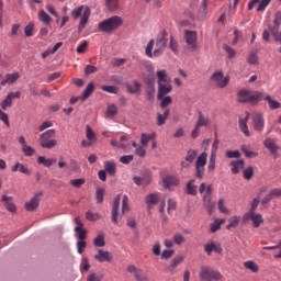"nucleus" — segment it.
Listing matches in <instances>:
<instances>
[{"label": "nucleus", "instance_id": "obj_57", "mask_svg": "<svg viewBox=\"0 0 281 281\" xmlns=\"http://www.w3.org/2000/svg\"><path fill=\"white\" fill-rule=\"evenodd\" d=\"M196 155H198L196 150L190 149L187 153L186 161H188L189 164H192V161H194V159H196Z\"/></svg>", "mask_w": 281, "mask_h": 281}, {"label": "nucleus", "instance_id": "obj_42", "mask_svg": "<svg viewBox=\"0 0 281 281\" xmlns=\"http://www.w3.org/2000/svg\"><path fill=\"white\" fill-rule=\"evenodd\" d=\"M240 223V216L235 215L228 220V225L226 226V229H233L236 228L237 225Z\"/></svg>", "mask_w": 281, "mask_h": 281}, {"label": "nucleus", "instance_id": "obj_2", "mask_svg": "<svg viewBox=\"0 0 281 281\" xmlns=\"http://www.w3.org/2000/svg\"><path fill=\"white\" fill-rule=\"evenodd\" d=\"M124 25V18L120 15H112L98 24L99 32H103V34H113V32H117L120 27Z\"/></svg>", "mask_w": 281, "mask_h": 281}, {"label": "nucleus", "instance_id": "obj_4", "mask_svg": "<svg viewBox=\"0 0 281 281\" xmlns=\"http://www.w3.org/2000/svg\"><path fill=\"white\" fill-rule=\"evenodd\" d=\"M200 194H203V205L206 207V212L212 216V213L214 212V202H212V184H205V182H202L199 188Z\"/></svg>", "mask_w": 281, "mask_h": 281}, {"label": "nucleus", "instance_id": "obj_25", "mask_svg": "<svg viewBox=\"0 0 281 281\" xmlns=\"http://www.w3.org/2000/svg\"><path fill=\"white\" fill-rule=\"evenodd\" d=\"M248 121H249V112L246 113L245 119H239V128L241 133H244L245 137L251 136V133H249V127L247 126Z\"/></svg>", "mask_w": 281, "mask_h": 281}, {"label": "nucleus", "instance_id": "obj_15", "mask_svg": "<svg viewBox=\"0 0 281 281\" xmlns=\"http://www.w3.org/2000/svg\"><path fill=\"white\" fill-rule=\"evenodd\" d=\"M94 260L98 262H111L113 260V255L108 250L99 249L98 254L94 255Z\"/></svg>", "mask_w": 281, "mask_h": 281}, {"label": "nucleus", "instance_id": "obj_64", "mask_svg": "<svg viewBox=\"0 0 281 281\" xmlns=\"http://www.w3.org/2000/svg\"><path fill=\"white\" fill-rule=\"evenodd\" d=\"M88 281H102V274L101 273H91L88 277Z\"/></svg>", "mask_w": 281, "mask_h": 281}, {"label": "nucleus", "instance_id": "obj_36", "mask_svg": "<svg viewBox=\"0 0 281 281\" xmlns=\"http://www.w3.org/2000/svg\"><path fill=\"white\" fill-rule=\"evenodd\" d=\"M93 89H95L93 82L88 83V86L83 90L82 95L80 97V100H87V98H89V95L93 93Z\"/></svg>", "mask_w": 281, "mask_h": 281}, {"label": "nucleus", "instance_id": "obj_31", "mask_svg": "<svg viewBox=\"0 0 281 281\" xmlns=\"http://www.w3.org/2000/svg\"><path fill=\"white\" fill-rule=\"evenodd\" d=\"M201 281H212V270L210 268H202L200 271Z\"/></svg>", "mask_w": 281, "mask_h": 281}, {"label": "nucleus", "instance_id": "obj_45", "mask_svg": "<svg viewBox=\"0 0 281 281\" xmlns=\"http://www.w3.org/2000/svg\"><path fill=\"white\" fill-rule=\"evenodd\" d=\"M94 247H104L106 243L104 241V234L100 233L93 240Z\"/></svg>", "mask_w": 281, "mask_h": 281}, {"label": "nucleus", "instance_id": "obj_18", "mask_svg": "<svg viewBox=\"0 0 281 281\" xmlns=\"http://www.w3.org/2000/svg\"><path fill=\"white\" fill-rule=\"evenodd\" d=\"M120 142L119 143L116 139H112L111 140V146H113V148H121L122 150H126L128 148V144L124 143V142H128V135L124 134L120 137Z\"/></svg>", "mask_w": 281, "mask_h": 281}, {"label": "nucleus", "instance_id": "obj_54", "mask_svg": "<svg viewBox=\"0 0 281 281\" xmlns=\"http://www.w3.org/2000/svg\"><path fill=\"white\" fill-rule=\"evenodd\" d=\"M22 153H24L25 157H33L34 153H36V149H34L30 145H26V146L22 147Z\"/></svg>", "mask_w": 281, "mask_h": 281}, {"label": "nucleus", "instance_id": "obj_55", "mask_svg": "<svg viewBox=\"0 0 281 281\" xmlns=\"http://www.w3.org/2000/svg\"><path fill=\"white\" fill-rule=\"evenodd\" d=\"M131 211V206L128 205V196L124 195L122 200V214H126V212Z\"/></svg>", "mask_w": 281, "mask_h": 281}, {"label": "nucleus", "instance_id": "obj_29", "mask_svg": "<svg viewBox=\"0 0 281 281\" xmlns=\"http://www.w3.org/2000/svg\"><path fill=\"white\" fill-rule=\"evenodd\" d=\"M12 172H21L22 175H32V171L21 162H16L12 168Z\"/></svg>", "mask_w": 281, "mask_h": 281}, {"label": "nucleus", "instance_id": "obj_11", "mask_svg": "<svg viewBox=\"0 0 281 281\" xmlns=\"http://www.w3.org/2000/svg\"><path fill=\"white\" fill-rule=\"evenodd\" d=\"M0 201H1V203H3L7 212H10L11 214L16 213V204H14V198H12L10 195L2 194Z\"/></svg>", "mask_w": 281, "mask_h": 281}, {"label": "nucleus", "instance_id": "obj_21", "mask_svg": "<svg viewBox=\"0 0 281 281\" xmlns=\"http://www.w3.org/2000/svg\"><path fill=\"white\" fill-rule=\"evenodd\" d=\"M194 183H196V180L192 179L186 186L184 192L186 194H189V196H196L199 192V187H196Z\"/></svg>", "mask_w": 281, "mask_h": 281}, {"label": "nucleus", "instance_id": "obj_44", "mask_svg": "<svg viewBox=\"0 0 281 281\" xmlns=\"http://www.w3.org/2000/svg\"><path fill=\"white\" fill-rule=\"evenodd\" d=\"M75 234L78 240H85L87 238V231L82 227H75Z\"/></svg>", "mask_w": 281, "mask_h": 281}, {"label": "nucleus", "instance_id": "obj_53", "mask_svg": "<svg viewBox=\"0 0 281 281\" xmlns=\"http://www.w3.org/2000/svg\"><path fill=\"white\" fill-rule=\"evenodd\" d=\"M119 1L120 0H105V5L108 10L115 11L119 8Z\"/></svg>", "mask_w": 281, "mask_h": 281}, {"label": "nucleus", "instance_id": "obj_63", "mask_svg": "<svg viewBox=\"0 0 281 281\" xmlns=\"http://www.w3.org/2000/svg\"><path fill=\"white\" fill-rule=\"evenodd\" d=\"M254 177V167H248L247 169L244 170V179L249 181Z\"/></svg>", "mask_w": 281, "mask_h": 281}, {"label": "nucleus", "instance_id": "obj_50", "mask_svg": "<svg viewBox=\"0 0 281 281\" xmlns=\"http://www.w3.org/2000/svg\"><path fill=\"white\" fill-rule=\"evenodd\" d=\"M140 88H142V85L137 81H134L133 85H127V91L130 93H139Z\"/></svg>", "mask_w": 281, "mask_h": 281}, {"label": "nucleus", "instance_id": "obj_9", "mask_svg": "<svg viewBox=\"0 0 281 281\" xmlns=\"http://www.w3.org/2000/svg\"><path fill=\"white\" fill-rule=\"evenodd\" d=\"M21 98V91L8 92L7 97L2 100L0 106L2 111H8L12 106V101Z\"/></svg>", "mask_w": 281, "mask_h": 281}, {"label": "nucleus", "instance_id": "obj_16", "mask_svg": "<svg viewBox=\"0 0 281 281\" xmlns=\"http://www.w3.org/2000/svg\"><path fill=\"white\" fill-rule=\"evenodd\" d=\"M172 91V82L158 83V100H161L164 95H168Z\"/></svg>", "mask_w": 281, "mask_h": 281}, {"label": "nucleus", "instance_id": "obj_59", "mask_svg": "<svg viewBox=\"0 0 281 281\" xmlns=\"http://www.w3.org/2000/svg\"><path fill=\"white\" fill-rule=\"evenodd\" d=\"M97 203L104 201V188H98L95 193Z\"/></svg>", "mask_w": 281, "mask_h": 281}, {"label": "nucleus", "instance_id": "obj_12", "mask_svg": "<svg viewBox=\"0 0 281 281\" xmlns=\"http://www.w3.org/2000/svg\"><path fill=\"white\" fill-rule=\"evenodd\" d=\"M41 196H43V192L36 193L29 202L25 203L26 212H34L41 205Z\"/></svg>", "mask_w": 281, "mask_h": 281}, {"label": "nucleus", "instance_id": "obj_60", "mask_svg": "<svg viewBox=\"0 0 281 281\" xmlns=\"http://www.w3.org/2000/svg\"><path fill=\"white\" fill-rule=\"evenodd\" d=\"M160 106L161 109H166V106L172 104V98L170 95H164L161 99Z\"/></svg>", "mask_w": 281, "mask_h": 281}, {"label": "nucleus", "instance_id": "obj_41", "mask_svg": "<svg viewBox=\"0 0 281 281\" xmlns=\"http://www.w3.org/2000/svg\"><path fill=\"white\" fill-rule=\"evenodd\" d=\"M207 165V153L203 151L196 159L195 166L204 167Z\"/></svg>", "mask_w": 281, "mask_h": 281}, {"label": "nucleus", "instance_id": "obj_35", "mask_svg": "<svg viewBox=\"0 0 281 281\" xmlns=\"http://www.w3.org/2000/svg\"><path fill=\"white\" fill-rule=\"evenodd\" d=\"M38 20L44 23V25H49V23H52V18L49 14H47V12H45V10L40 11Z\"/></svg>", "mask_w": 281, "mask_h": 281}, {"label": "nucleus", "instance_id": "obj_8", "mask_svg": "<svg viewBox=\"0 0 281 281\" xmlns=\"http://www.w3.org/2000/svg\"><path fill=\"white\" fill-rule=\"evenodd\" d=\"M252 126L257 133L265 131V115L261 112H255L252 114Z\"/></svg>", "mask_w": 281, "mask_h": 281}, {"label": "nucleus", "instance_id": "obj_24", "mask_svg": "<svg viewBox=\"0 0 281 281\" xmlns=\"http://www.w3.org/2000/svg\"><path fill=\"white\" fill-rule=\"evenodd\" d=\"M281 25V10L276 13V19L273 21V24L269 25V30L271 34H278Z\"/></svg>", "mask_w": 281, "mask_h": 281}, {"label": "nucleus", "instance_id": "obj_22", "mask_svg": "<svg viewBox=\"0 0 281 281\" xmlns=\"http://www.w3.org/2000/svg\"><path fill=\"white\" fill-rule=\"evenodd\" d=\"M156 76H157L158 85H165L168 82H172V80L170 79V76L168 75V71H166V69L158 70L156 72Z\"/></svg>", "mask_w": 281, "mask_h": 281}, {"label": "nucleus", "instance_id": "obj_27", "mask_svg": "<svg viewBox=\"0 0 281 281\" xmlns=\"http://www.w3.org/2000/svg\"><path fill=\"white\" fill-rule=\"evenodd\" d=\"M145 201L147 203V207L150 210L154 205L159 203V193H150L146 195Z\"/></svg>", "mask_w": 281, "mask_h": 281}, {"label": "nucleus", "instance_id": "obj_38", "mask_svg": "<svg viewBox=\"0 0 281 281\" xmlns=\"http://www.w3.org/2000/svg\"><path fill=\"white\" fill-rule=\"evenodd\" d=\"M37 164H42L43 166H45L46 168H52V166L54 164H56V159H47L44 156H40L37 158Z\"/></svg>", "mask_w": 281, "mask_h": 281}, {"label": "nucleus", "instance_id": "obj_10", "mask_svg": "<svg viewBox=\"0 0 281 281\" xmlns=\"http://www.w3.org/2000/svg\"><path fill=\"white\" fill-rule=\"evenodd\" d=\"M211 80L215 82V85L220 87V89H225V86L229 85V77H225L222 71H215L211 76Z\"/></svg>", "mask_w": 281, "mask_h": 281}, {"label": "nucleus", "instance_id": "obj_14", "mask_svg": "<svg viewBox=\"0 0 281 281\" xmlns=\"http://www.w3.org/2000/svg\"><path fill=\"white\" fill-rule=\"evenodd\" d=\"M204 251L207 254V256H212V251L215 254H223V247H221V244L216 245V243L210 240L204 245Z\"/></svg>", "mask_w": 281, "mask_h": 281}, {"label": "nucleus", "instance_id": "obj_52", "mask_svg": "<svg viewBox=\"0 0 281 281\" xmlns=\"http://www.w3.org/2000/svg\"><path fill=\"white\" fill-rule=\"evenodd\" d=\"M143 187L150 186V181H153V173L150 171H147L142 177Z\"/></svg>", "mask_w": 281, "mask_h": 281}, {"label": "nucleus", "instance_id": "obj_46", "mask_svg": "<svg viewBox=\"0 0 281 281\" xmlns=\"http://www.w3.org/2000/svg\"><path fill=\"white\" fill-rule=\"evenodd\" d=\"M265 98V93L257 91L254 94H250V101L252 104H256L257 102H260Z\"/></svg>", "mask_w": 281, "mask_h": 281}, {"label": "nucleus", "instance_id": "obj_7", "mask_svg": "<svg viewBox=\"0 0 281 281\" xmlns=\"http://www.w3.org/2000/svg\"><path fill=\"white\" fill-rule=\"evenodd\" d=\"M120 201L121 196L116 195L112 204V223L114 225H117L124 216V214H120Z\"/></svg>", "mask_w": 281, "mask_h": 281}, {"label": "nucleus", "instance_id": "obj_30", "mask_svg": "<svg viewBox=\"0 0 281 281\" xmlns=\"http://www.w3.org/2000/svg\"><path fill=\"white\" fill-rule=\"evenodd\" d=\"M157 137V133L153 132L151 134L143 133L140 135V144L142 146H148L149 142H153Z\"/></svg>", "mask_w": 281, "mask_h": 281}, {"label": "nucleus", "instance_id": "obj_56", "mask_svg": "<svg viewBox=\"0 0 281 281\" xmlns=\"http://www.w3.org/2000/svg\"><path fill=\"white\" fill-rule=\"evenodd\" d=\"M85 183H86L85 178L70 180V186H72V188H82V186H85Z\"/></svg>", "mask_w": 281, "mask_h": 281}, {"label": "nucleus", "instance_id": "obj_48", "mask_svg": "<svg viewBox=\"0 0 281 281\" xmlns=\"http://www.w3.org/2000/svg\"><path fill=\"white\" fill-rule=\"evenodd\" d=\"M86 218L87 221H91L92 223H94V221H100V218H102V215H100V213H93L91 211H88L86 213Z\"/></svg>", "mask_w": 281, "mask_h": 281}, {"label": "nucleus", "instance_id": "obj_47", "mask_svg": "<svg viewBox=\"0 0 281 281\" xmlns=\"http://www.w3.org/2000/svg\"><path fill=\"white\" fill-rule=\"evenodd\" d=\"M241 150H243L245 157H248V158L258 157V153L252 151V150L249 148V146H247V145H243V146H241Z\"/></svg>", "mask_w": 281, "mask_h": 281}, {"label": "nucleus", "instance_id": "obj_32", "mask_svg": "<svg viewBox=\"0 0 281 281\" xmlns=\"http://www.w3.org/2000/svg\"><path fill=\"white\" fill-rule=\"evenodd\" d=\"M170 116V110H166L164 114H157V126H164L166 124V120Z\"/></svg>", "mask_w": 281, "mask_h": 281}, {"label": "nucleus", "instance_id": "obj_26", "mask_svg": "<svg viewBox=\"0 0 281 281\" xmlns=\"http://www.w3.org/2000/svg\"><path fill=\"white\" fill-rule=\"evenodd\" d=\"M231 171L233 175H238L245 168V160L239 159V160H234L231 162Z\"/></svg>", "mask_w": 281, "mask_h": 281}, {"label": "nucleus", "instance_id": "obj_17", "mask_svg": "<svg viewBox=\"0 0 281 281\" xmlns=\"http://www.w3.org/2000/svg\"><path fill=\"white\" fill-rule=\"evenodd\" d=\"M104 166V171L110 176V177H115V173L117 172V165L113 160H106L103 162Z\"/></svg>", "mask_w": 281, "mask_h": 281}, {"label": "nucleus", "instance_id": "obj_61", "mask_svg": "<svg viewBox=\"0 0 281 281\" xmlns=\"http://www.w3.org/2000/svg\"><path fill=\"white\" fill-rule=\"evenodd\" d=\"M195 177L198 179H203V177H205V167L195 166Z\"/></svg>", "mask_w": 281, "mask_h": 281}, {"label": "nucleus", "instance_id": "obj_58", "mask_svg": "<svg viewBox=\"0 0 281 281\" xmlns=\"http://www.w3.org/2000/svg\"><path fill=\"white\" fill-rule=\"evenodd\" d=\"M173 243L176 245H183L186 243V237H183V235H181V233H176L173 235Z\"/></svg>", "mask_w": 281, "mask_h": 281}, {"label": "nucleus", "instance_id": "obj_23", "mask_svg": "<svg viewBox=\"0 0 281 281\" xmlns=\"http://www.w3.org/2000/svg\"><path fill=\"white\" fill-rule=\"evenodd\" d=\"M21 78L19 72L7 74L5 79L0 82L1 87H5V85H14L16 80Z\"/></svg>", "mask_w": 281, "mask_h": 281}, {"label": "nucleus", "instance_id": "obj_43", "mask_svg": "<svg viewBox=\"0 0 281 281\" xmlns=\"http://www.w3.org/2000/svg\"><path fill=\"white\" fill-rule=\"evenodd\" d=\"M266 101L268 102L269 109H271V111H276V109H280V102L273 100L271 95H267Z\"/></svg>", "mask_w": 281, "mask_h": 281}, {"label": "nucleus", "instance_id": "obj_51", "mask_svg": "<svg viewBox=\"0 0 281 281\" xmlns=\"http://www.w3.org/2000/svg\"><path fill=\"white\" fill-rule=\"evenodd\" d=\"M106 117H115L117 115V105L111 104L106 109Z\"/></svg>", "mask_w": 281, "mask_h": 281}, {"label": "nucleus", "instance_id": "obj_39", "mask_svg": "<svg viewBox=\"0 0 281 281\" xmlns=\"http://www.w3.org/2000/svg\"><path fill=\"white\" fill-rule=\"evenodd\" d=\"M244 267L245 269H248L249 271H251L252 273H258L259 271V267L257 266L256 261H251V260H248V261H245L244 262Z\"/></svg>", "mask_w": 281, "mask_h": 281}, {"label": "nucleus", "instance_id": "obj_13", "mask_svg": "<svg viewBox=\"0 0 281 281\" xmlns=\"http://www.w3.org/2000/svg\"><path fill=\"white\" fill-rule=\"evenodd\" d=\"M252 221L254 227L258 228L262 223H265V220H262L261 214H256V213H246L244 215V221Z\"/></svg>", "mask_w": 281, "mask_h": 281}, {"label": "nucleus", "instance_id": "obj_28", "mask_svg": "<svg viewBox=\"0 0 281 281\" xmlns=\"http://www.w3.org/2000/svg\"><path fill=\"white\" fill-rule=\"evenodd\" d=\"M237 95H238V102H240L241 104H245L250 101L251 91L240 90Z\"/></svg>", "mask_w": 281, "mask_h": 281}, {"label": "nucleus", "instance_id": "obj_49", "mask_svg": "<svg viewBox=\"0 0 281 281\" xmlns=\"http://www.w3.org/2000/svg\"><path fill=\"white\" fill-rule=\"evenodd\" d=\"M169 48L171 49V52H173V54H178L179 52V43L177 42V40H175V36H170V41H169Z\"/></svg>", "mask_w": 281, "mask_h": 281}, {"label": "nucleus", "instance_id": "obj_3", "mask_svg": "<svg viewBox=\"0 0 281 281\" xmlns=\"http://www.w3.org/2000/svg\"><path fill=\"white\" fill-rule=\"evenodd\" d=\"M71 16L75 19V21L80 19L78 24V32H82L85 27H87L89 19H91V8L81 4L71 11Z\"/></svg>", "mask_w": 281, "mask_h": 281}, {"label": "nucleus", "instance_id": "obj_1", "mask_svg": "<svg viewBox=\"0 0 281 281\" xmlns=\"http://www.w3.org/2000/svg\"><path fill=\"white\" fill-rule=\"evenodd\" d=\"M168 46V32L161 31L160 34L156 38V48L153 52V48L155 47V40H150L145 48V54L148 56V58H153L155 56L156 58H159L161 54L166 50V47Z\"/></svg>", "mask_w": 281, "mask_h": 281}, {"label": "nucleus", "instance_id": "obj_62", "mask_svg": "<svg viewBox=\"0 0 281 281\" xmlns=\"http://www.w3.org/2000/svg\"><path fill=\"white\" fill-rule=\"evenodd\" d=\"M247 60L249 65H258V53H250Z\"/></svg>", "mask_w": 281, "mask_h": 281}, {"label": "nucleus", "instance_id": "obj_37", "mask_svg": "<svg viewBox=\"0 0 281 281\" xmlns=\"http://www.w3.org/2000/svg\"><path fill=\"white\" fill-rule=\"evenodd\" d=\"M225 223V220L223 218H215L214 223L211 224V234H216L218 229H221V226Z\"/></svg>", "mask_w": 281, "mask_h": 281}, {"label": "nucleus", "instance_id": "obj_40", "mask_svg": "<svg viewBox=\"0 0 281 281\" xmlns=\"http://www.w3.org/2000/svg\"><path fill=\"white\" fill-rule=\"evenodd\" d=\"M86 137L89 142H98V136H95V132H93V130L89 125H87L86 127Z\"/></svg>", "mask_w": 281, "mask_h": 281}, {"label": "nucleus", "instance_id": "obj_19", "mask_svg": "<svg viewBox=\"0 0 281 281\" xmlns=\"http://www.w3.org/2000/svg\"><path fill=\"white\" fill-rule=\"evenodd\" d=\"M180 183L181 181L176 176L168 175L162 179L164 188H171L172 186H179Z\"/></svg>", "mask_w": 281, "mask_h": 281}, {"label": "nucleus", "instance_id": "obj_33", "mask_svg": "<svg viewBox=\"0 0 281 281\" xmlns=\"http://www.w3.org/2000/svg\"><path fill=\"white\" fill-rule=\"evenodd\" d=\"M210 124H211L210 117H205L203 113L199 112V116L195 125H198V127L201 128V126H210Z\"/></svg>", "mask_w": 281, "mask_h": 281}, {"label": "nucleus", "instance_id": "obj_20", "mask_svg": "<svg viewBox=\"0 0 281 281\" xmlns=\"http://www.w3.org/2000/svg\"><path fill=\"white\" fill-rule=\"evenodd\" d=\"M263 146L265 148H268L269 151L271 153V155H278V150L280 147H278V145H276V140L273 138H266L263 140Z\"/></svg>", "mask_w": 281, "mask_h": 281}, {"label": "nucleus", "instance_id": "obj_5", "mask_svg": "<svg viewBox=\"0 0 281 281\" xmlns=\"http://www.w3.org/2000/svg\"><path fill=\"white\" fill-rule=\"evenodd\" d=\"M56 137V130L52 128L41 134L40 136V146L42 148H54L58 142L56 139H52Z\"/></svg>", "mask_w": 281, "mask_h": 281}, {"label": "nucleus", "instance_id": "obj_6", "mask_svg": "<svg viewBox=\"0 0 281 281\" xmlns=\"http://www.w3.org/2000/svg\"><path fill=\"white\" fill-rule=\"evenodd\" d=\"M184 41L191 49H199V33L196 31H184Z\"/></svg>", "mask_w": 281, "mask_h": 281}, {"label": "nucleus", "instance_id": "obj_34", "mask_svg": "<svg viewBox=\"0 0 281 281\" xmlns=\"http://www.w3.org/2000/svg\"><path fill=\"white\" fill-rule=\"evenodd\" d=\"M205 16H207V2L202 0L199 8L198 19H205Z\"/></svg>", "mask_w": 281, "mask_h": 281}]
</instances>
